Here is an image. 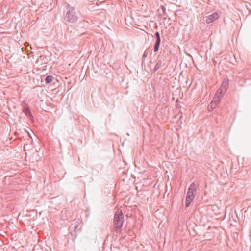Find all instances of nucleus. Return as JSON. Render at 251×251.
Segmentation results:
<instances>
[{
    "mask_svg": "<svg viewBox=\"0 0 251 251\" xmlns=\"http://www.w3.org/2000/svg\"><path fill=\"white\" fill-rule=\"evenodd\" d=\"M147 56V53L145 52L143 55V58H146Z\"/></svg>",
    "mask_w": 251,
    "mask_h": 251,
    "instance_id": "ddd939ff",
    "label": "nucleus"
},
{
    "mask_svg": "<svg viewBox=\"0 0 251 251\" xmlns=\"http://www.w3.org/2000/svg\"><path fill=\"white\" fill-rule=\"evenodd\" d=\"M219 18V15L217 12H214L208 16L204 18V22L207 24H210L214 22Z\"/></svg>",
    "mask_w": 251,
    "mask_h": 251,
    "instance_id": "423d86ee",
    "label": "nucleus"
},
{
    "mask_svg": "<svg viewBox=\"0 0 251 251\" xmlns=\"http://www.w3.org/2000/svg\"><path fill=\"white\" fill-rule=\"evenodd\" d=\"M124 222V216L121 211H117L114 216V224L116 228H117L116 232L120 233L121 231V228L123 226Z\"/></svg>",
    "mask_w": 251,
    "mask_h": 251,
    "instance_id": "7ed1b4c3",
    "label": "nucleus"
},
{
    "mask_svg": "<svg viewBox=\"0 0 251 251\" xmlns=\"http://www.w3.org/2000/svg\"><path fill=\"white\" fill-rule=\"evenodd\" d=\"M66 9V11L65 14H64V20L71 23H74L76 22L78 19V16L74 8L71 6L68 3H67Z\"/></svg>",
    "mask_w": 251,
    "mask_h": 251,
    "instance_id": "f257e3e1",
    "label": "nucleus"
},
{
    "mask_svg": "<svg viewBox=\"0 0 251 251\" xmlns=\"http://www.w3.org/2000/svg\"><path fill=\"white\" fill-rule=\"evenodd\" d=\"M223 93L221 90H218L214 95L211 103L208 105V108L209 109H214L219 103L223 98Z\"/></svg>",
    "mask_w": 251,
    "mask_h": 251,
    "instance_id": "20e7f679",
    "label": "nucleus"
},
{
    "mask_svg": "<svg viewBox=\"0 0 251 251\" xmlns=\"http://www.w3.org/2000/svg\"><path fill=\"white\" fill-rule=\"evenodd\" d=\"M154 36L156 37V40L154 47V51L156 52L158 50L161 39L160 37V34L158 32H156L154 34Z\"/></svg>",
    "mask_w": 251,
    "mask_h": 251,
    "instance_id": "0eeeda50",
    "label": "nucleus"
},
{
    "mask_svg": "<svg viewBox=\"0 0 251 251\" xmlns=\"http://www.w3.org/2000/svg\"><path fill=\"white\" fill-rule=\"evenodd\" d=\"M166 60L162 57H158L154 67V71L158 70L162 68H165Z\"/></svg>",
    "mask_w": 251,
    "mask_h": 251,
    "instance_id": "39448f33",
    "label": "nucleus"
},
{
    "mask_svg": "<svg viewBox=\"0 0 251 251\" xmlns=\"http://www.w3.org/2000/svg\"><path fill=\"white\" fill-rule=\"evenodd\" d=\"M25 115L30 119H31L32 117V114L30 111H29L28 113H26Z\"/></svg>",
    "mask_w": 251,
    "mask_h": 251,
    "instance_id": "9b49d317",
    "label": "nucleus"
},
{
    "mask_svg": "<svg viewBox=\"0 0 251 251\" xmlns=\"http://www.w3.org/2000/svg\"><path fill=\"white\" fill-rule=\"evenodd\" d=\"M197 186L195 183H192L189 186L188 190L187 193L186 201H185V206L188 207L194 199L195 194L196 193Z\"/></svg>",
    "mask_w": 251,
    "mask_h": 251,
    "instance_id": "f03ea898",
    "label": "nucleus"
},
{
    "mask_svg": "<svg viewBox=\"0 0 251 251\" xmlns=\"http://www.w3.org/2000/svg\"><path fill=\"white\" fill-rule=\"evenodd\" d=\"M53 77L51 75L47 76L45 78L46 83L48 84L52 81Z\"/></svg>",
    "mask_w": 251,
    "mask_h": 251,
    "instance_id": "1a4fd4ad",
    "label": "nucleus"
},
{
    "mask_svg": "<svg viewBox=\"0 0 251 251\" xmlns=\"http://www.w3.org/2000/svg\"><path fill=\"white\" fill-rule=\"evenodd\" d=\"M162 10L163 11V14L166 15V13L165 8L163 6H162Z\"/></svg>",
    "mask_w": 251,
    "mask_h": 251,
    "instance_id": "f8f14e48",
    "label": "nucleus"
},
{
    "mask_svg": "<svg viewBox=\"0 0 251 251\" xmlns=\"http://www.w3.org/2000/svg\"><path fill=\"white\" fill-rule=\"evenodd\" d=\"M228 81L227 80H225L223 82L222 86L218 89V90H221L222 91L223 97L225 95L226 92V90L228 87Z\"/></svg>",
    "mask_w": 251,
    "mask_h": 251,
    "instance_id": "6e6552de",
    "label": "nucleus"
},
{
    "mask_svg": "<svg viewBox=\"0 0 251 251\" xmlns=\"http://www.w3.org/2000/svg\"><path fill=\"white\" fill-rule=\"evenodd\" d=\"M30 111L28 107L26 105H25L24 106H23V112L25 114L26 113H28V112Z\"/></svg>",
    "mask_w": 251,
    "mask_h": 251,
    "instance_id": "9d476101",
    "label": "nucleus"
}]
</instances>
